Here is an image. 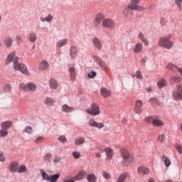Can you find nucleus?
Listing matches in <instances>:
<instances>
[{
	"label": "nucleus",
	"instance_id": "nucleus-1",
	"mask_svg": "<svg viewBox=\"0 0 182 182\" xmlns=\"http://www.w3.org/2000/svg\"><path fill=\"white\" fill-rule=\"evenodd\" d=\"M170 39H171V34L161 37L158 42L159 46L160 48H165V49H171L174 46V42Z\"/></svg>",
	"mask_w": 182,
	"mask_h": 182
},
{
	"label": "nucleus",
	"instance_id": "nucleus-2",
	"mask_svg": "<svg viewBox=\"0 0 182 182\" xmlns=\"http://www.w3.org/2000/svg\"><path fill=\"white\" fill-rule=\"evenodd\" d=\"M13 68L16 72H20L23 75H29V70H28V68L23 63H19V58H16L14 59Z\"/></svg>",
	"mask_w": 182,
	"mask_h": 182
},
{
	"label": "nucleus",
	"instance_id": "nucleus-3",
	"mask_svg": "<svg viewBox=\"0 0 182 182\" xmlns=\"http://www.w3.org/2000/svg\"><path fill=\"white\" fill-rule=\"evenodd\" d=\"M40 173L41 174L43 180H45L46 181L57 182L59 180V178L60 177V173H57L53 175H48L43 169H40Z\"/></svg>",
	"mask_w": 182,
	"mask_h": 182
},
{
	"label": "nucleus",
	"instance_id": "nucleus-4",
	"mask_svg": "<svg viewBox=\"0 0 182 182\" xmlns=\"http://www.w3.org/2000/svg\"><path fill=\"white\" fill-rule=\"evenodd\" d=\"M121 156L122 157V166L124 167H129V164H130V162H132V159H130V154H129V151L125 149H122Z\"/></svg>",
	"mask_w": 182,
	"mask_h": 182
},
{
	"label": "nucleus",
	"instance_id": "nucleus-5",
	"mask_svg": "<svg viewBox=\"0 0 182 182\" xmlns=\"http://www.w3.org/2000/svg\"><path fill=\"white\" fill-rule=\"evenodd\" d=\"M86 112L90 116H99L100 114V107L95 102L91 104L90 107L86 109Z\"/></svg>",
	"mask_w": 182,
	"mask_h": 182
},
{
	"label": "nucleus",
	"instance_id": "nucleus-6",
	"mask_svg": "<svg viewBox=\"0 0 182 182\" xmlns=\"http://www.w3.org/2000/svg\"><path fill=\"white\" fill-rule=\"evenodd\" d=\"M102 26L107 29H114L116 21L112 18H105L102 20Z\"/></svg>",
	"mask_w": 182,
	"mask_h": 182
},
{
	"label": "nucleus",
	"instance_id": "nucleus-7",
	"mask_svg": "<svg viewBox=\"0 0 182 182\" xmlns=\"http://www.w3.org/2000/svg\"><path fill=\"white\" fill-rule=\"evenodd\" d=\"M21 89H23V90H28V92H36V84L33 82H28L26 85L21 84L20 85Z\"/></svg>",
	"mask_w": 182,
	"mask_h": 182
},
{
	"label": "nucleus",
	"instance_id": "nucleus-8",
	"mask_svg": "<svg viewBox=\"0 0 182 182\" xmlns=\"http://www.w3.org/2000/svg\"><path fill=\"white\" fill-rule=\"evenodd\" d=\"M173 97L176 99V100H180L182 99V85H178L176 86V90L173 92Z\"/></svg>",
	"mask_w": 182,
	"mask_h": 182
},
{
	"label": "nucleus",
	"instance_id": "nucleus-9",
	"mask_svg": "<svg viewBox=\"0 0 182 182\" xmlns=\"http://www.w3.org/2000/svg\"><path fill=\"white\" fill-rule=\"evenodd\" d=\"M92 43L95 49H97L98 50H102V48H103V43H102V41H100L99 38H92Z\"/></svg>",
	"mask_w": 182,
	"mask_h": 182
},
{
	"label": "nucleus",
	"instance_id": "nucleus-10",
	"mask_svg": "<svg viewBox=\"0 0 182 182\" xmlns=\"http://www.w3.org/2000/svg\"><path fill=\"white\" fill-rule=\"evenodd\" d=\"M143 106V101L138 100L135 101V105L134 108V112L136 113V114H141L143 112V109L141 107Z\"/></svg>",
	"mask_w": 182,
	"mask_h": 182
},
{
	"label": "nucleus",
	"instance_id": "nucleus-11",
	"mask_svg": "<svg viewBox=\"0 0 182 182\" xmlns=\"http://www.w3.org/2000/svg\"><path fill=\"white\" fill-rule=\"evenodd\" d=\"M102 19L105 20V14L103 13H99L95 16V20L93 21V26L95 28L100 25Z\"/></svg>",
	"mask_w": 182,
	"mask_h": 182
},
{
	"label": "nucleus",
	"instance_id": "nucleus-12",
	"mask_svg": "<svg viewBox=\"0 0 182 182\" xmlns=\"http://www.w3.org/2000/svg\"><path fill=\"white\" fill-rule=\"evenodd\" d=\"M16 53L15 51H12L9 55H7L5 59V64L8 65H11L12 62H14L15 58H18L17 56H16Z\"/></svg>",
	"mask_w": 182,
	"mask_h": 182
},
{
	"label": "nucleus",
	"instance_id": "nucleus-13",
	"mask_svg": "<svg viewBox=\"0 0 182 182\" xmlns=\"http://www.w3.org/2000/svg\"><path fill=\"white\" fill-rule=\"evenodd\" d=\"M88 124L91 127H96L97 129H103V127H105V124L103 123L97 122L93 119H90L88 121Z\"/></svg>",
	"mask_w": 182,
	"mask_h": 182
},
{
	"label": "nucleus",
	"instance_id": "nucleus-14",
	"mask_svg": "<svg viewBox=\"0 0 182 182\" xmlns=\"http://www.w3.org/2000/svg\"><path fill=\"white\" fill-rule=\"evenodd\" d=\"M94 60H95L96 63L101 69H102V70H106V63L103 61V60L100 59V58L97 56H94Z\"/></svg>",
	"mask_w": 182,
	"mask_h": 182
},
{
	"label": "nucleus",
	"instance_id": "nucleus-15",
	"mask_svg": "<svg viewBox=\"0 0 182 182\" xmlns=\"http://www.w3.org/2000/svg\"><path fill=\"white\" fill-rule=\"evenodd\" d=\"M86 174H87L86 171L82 170L80 171L75 176H73V178L76 181H80V180H83V178H85Z\"/></svg>",
	"mask_w": 182,
	"mask_h": 182
},
{
	"label": "nucleus",
	"instance_id": "nucleus-16",
	"mask_svg": "<svg viewBox=\"0 0 182 182\" xmlns=\"http://www.w3.org/2000/svg\"><path fill=\"white\" fill-rule=\"evenodd\" d=\"M129 7L132 11H146V8L142 6H139V3L129 4Z\"/></svg>",
	"mask_w": 182,
	"mask_h": 182
},
{
	"label": "nucleus",
	"instance_id": "nucleus-17",
	"mask_svg": "<svg viewBox=\"0 0 182 182\" xmlns=\"http://www.w3.org/2000/svg\"><path fill=\"white\" fill-rule=\"evenodd\" d=\"M132 15H133V12L132 11V9L128 6V7L124 9L123 18L124 19H130V18H132Z\"/></svg>",
	"mask_w": 182,
	"mask_h": 182
},
{
	"label": "nucleus",
	"instance_id": "nucleus-18",
	"mask_svg": "<svg viewBox=\"0 0 182 182\" xmlns=\"http://www.w3.org/2000/svg\"><path fill=\"white\" fill-rule=\"evenodd\" d=\"M69 52H70V57L71 58V59H75L79 50H77V47H76V46H71L70 48Z\"/></svg>",
	"mask_w": 182,
	"mask_h": 182
},
{
	"label": "nucleus",
	"instance_id": "nucleus-19",
	"mask_svg": "<svg viewBox=\"0 0 182 182\" xmlns=\"http://www.w3.org/2000/svg\"><path fill=\"white\" fill-rule=\"evenodd\" d=\"M61 110L64 113H72L75 112V107H70L68 104H64L61 106Z\"/></svg>",
	"mask_w": 182,
	"mask_h": 182
},
{
	"label": "nucleus",
	"instance_id": "nucleus-20",
	"mask_svg": "<svg viewBox=\"0 0 182 182\" xmlns=\"http://www.w3.org/2000/svg\"><path fill=\"white\" fill-rule=\"evenodd\" d=\"M4 46L9 49V48H11L13 43H14V40L12 39V37L11 36H7L4 39Z\"/></svg>",
	"mask_w": 182,
	"mask_h": 182
},
{
	"label": "nucleus",
	"instance_id": "nucleus-21",
	"mask_svg": "<svg viewBox=\"0 0 182 182\" xmlns=\"http://www.w3.org/2000/svg\"><path fill=\"white\" fill-rule=\"evenodd\" d=\"M137 173L140 176H146L150 173V170L146 166H139L137 168Z\"/></svg>",
	"mask_w": 182,
	"mask_h": 182
},
{
	"label": "nucleus",
	"instance_id": "nucleus-22",
	"mask_svg": "<svg viewBox=\"0 0 182 182\" xmlns=\"http://www.w3.org/2000/svg\"><path fill=\"white\" fill-rule=\"evenodd\" d=\"M137 38L139 39V41H141V42H143L145 46H149V40H147V38H146V35H144V33L141 32L138 33Z\"/></svg>",
	"mask_w": 182,
	"mask_h": 182
},
{
	"label": "nucleus",
	"instance_id": "nucleus-23",
	"mask_svg": "<svg viewBox=\"0 0 182 182\" xmlns=\"http://www.w3.org/2000/svg\"><path fill=\"white\" fill-rule=\"evenodd\" d=\"M105 153L107 160H112V159H113L114 151H113V149H112V148H109V147L105 148Z\"/></svg>",
	"mask_w": 182,
	"mask_h": 182
},
{
	"label": "nucleus",
	"instance_id": "nucleus-24",
	"mask_svg": "<svg viewBox=\"0 0 182 182\" xmlns=\"http://www.w3.org/2000/svg\"><path fill=\"white\" fill-rule=\"evenodd\" d=\"M49 68V63L45 60H42L38 64L39 70H46Z\"/></svg>",
	"mask_w": 182,
	"mask_h": 182
},
{
	"label": "nucleus",
	"instance_id": "nucleus-25",
	"mask_svg": "<svg viewBox=\"0 0 182 182\" xmlns=\"http://www.w3.org/2000/svg\"><path fill=\"white\" fill-rule=\"evenodd\" d=\"M13 124L14 122L12 121L7 120L1 123V129L8 130L9 129H11L12 127Z\"/></svg>",
	"mask_w": 182,
	"mask_h": 182
},
{
	"label": "nucleus",
	"instance_id": "nucleus-26",
	"mask_svg": "<svg viewBox=\"0 0 182 182\" xmlns=\"http://www.w3.org/2000/svg\"><path fill=\"white\" fill-rule=\"evenodd\" d=\"M100 92L102 97H110L112 96V92L106 87H102Z\"/></svg>",
	"mask_w": 182,
	"mask_h": 182
},
{
	"label": "nucleus",
	"instance_id": "nucleus-27",
	"mask_svg": "<svg viewBox=\"0 0 182 182\" xmlns=\"http://www.w3.org/2000/svg\"><path fill=\"white\" fill-rule=\"evenodd\" d=\"M68 73L70 75V80L73 82L75 79H76V68L74 67H70L68 68Z\"/></svg>",
	"mask_w": 182,
	"mask_h": 182
},
{
	"label": "nucleus",
	"instance_id": "nucleus-28",
	"mask_svg": "<svg viewBox=\"0 0 182 182\" xmlns=\"http://www.w3.org/2000/svg\"><path fill=\"white\" fill-rule=\"evenodd\" d=\"M86 141V139L83 136H78L74 139V144L75 146H82V144H85Z\"/></svg>",
	"mask_w": 182,
	"mask_h": 182
},
{
	"label": "nucleus",
	"instance_id": "nucleus-29",
	"mask_svg": "<svg viewBox=\"0 0 182 182\" xmlns=\"http://www.w3.org/2000/svg\"><path fill=\"white\" fill-rule=\"evenodd\" d=\"M141 50H143V43L140 42L136 43L133 48L134 53H140Z\"/></svg>",
	"mask_w": 182,
	"mask_h": 182
},
{
	"label": "nucleus",
	"instance_id": "nucleus-30",
	"mask_svg": "<svg viewBox=\"0 0 182 182\" xmlns=\"http://www.w3.org/2000/svg\"><path fill=\"white\" fill-rule=\"evenodd\" d=\"M18 164L17 162H12L9 168L10 173H18Z\"/></svg>",
	"mask_w": 182,
	"mask_h": 182
},
{
	"label": "nucleus",
	"instance_id": "nucleus-31",
	"mask_svg": "<svg viewBox=\"0 0 182 182\" xmlns=\"http://www.w3.org/2000/svg\"><path fill=\"white\" fill-rule=\"evenodd\" d=\"M55 102L53 100V98L50 97H46V99L44 100V105L46 106H53L55 105Z\"/></svg>",
	"mask_w": 182,
	"mask_h": 182
},
{
	"label": "nucleus",
	"instance_id": "nucleus-32",
	"mask_svg": "<svg viewBox=\"0 0 182 182\" xmlns=\"http://www.w3.org/2000/svg\"><path fill=\"white\" fill-rule=\"evenodd\" d=\"M69 40L68 38H63L56 43L57 48H63L65 45H68Z\"/></svg>",
	"mask_w": 182,
	"mask_h": 182
},
{
	"label": "nucleus",
	"instance_id": "nucleus-33",
	"mask_svg": "<svg viewBox=\"0 0 182 182\" xmlns=\"http://www.w3.org/2000/svg\"><path fill=\"white\" fill-rule=\"evenodd\" d=\"M162 161L165 167H170L171 166V161L169 157H167L165 154L162 155Z\"/></svg>",
	"mask_w": 182,
	"mask_h": 182
},
{
	"label": "nucleus",
	"instance_id": "nucleus-34",
	"mask_svg": "<svg viewBox=\"0 0 182 182\" xmlns=\"http://www.w3.org/2000/svg\"><path fill=\"white\" fill-rule=\"evenodd\" d=\"M29 42L31 43H35L36 42V40L38 39V36H36V33L35 32H31L28 34V36Z\"/></svg>",
	"mask_w": 182,
	"mask_h": 182
},
{
	"label": "nucleus",
	"instance_id": "nucleus-35",
	"mask_svg": "<svg viewBox=\"0 0 182 182\" xmlns=\"http://www.w3.org/2000/svg\"><path fill=\"white\" fill-rule=\"evenodd\" d=\"M152 125L155 126L156 127H161L164 126V122H163V121H161L157 118H154Z\"/></svg>",
	"mask_w": 182,
	"mask_h": 182
},
{
	"label": "nucleus",
	"instance_id": "nucleus-36",
	"mask_svg": "<svg viewBox=\"0 0 182 182\" xmlns=\"http://www.w3.org/2000/svg\"><path fill=\"white\" fill-rule=\"evenodd\" d=\"M49 86L51 89L56 90V89H58V81L53 78H51L49 81Z\"/></svg>",
	"mask_w": 182,
	"mask_h": 182
},
{
	"label": "nucleus",
	"instance_id": "nucleus-37",
	"mask_svg": "<svg viewBox=\"0 0 182 182\" xmlns=\"http://www.w3.org/2000/svg\"><path fill=\"white\" fill-rule=\"evenodd\" d=\"M127 178V173L124 172L118 176L116 182H124L126 181Z\"/></svg>",
	"mask_w": 182,
	"mask_h": 182
},
{
	"label": "nucleus",
	"instance_id": "nucleus-38",
	"mask_svg": "<svg viewBox=\"0 0 182 182\" xmlns=\"http://www.w3.org/2000/svg\"><path fill=\"white\" fill-rule=\"evenodd\" d=\"M87 180L88 182H96L97 181V177L95 173H90L87 176Z\"/></svg>",
	"mask_w": 182,
	"mask_h": 182
},
{
	"label": "nucleus",
	"instance_id": "nucleus-39",
	"mask_svg": "<svg viewBox=\"0 0 182 182\" xmlns=\"http://www.w3.org/2000/svg\"><path fill=\"white\" fill-rule=\"evenodd\" d=\"M166 69H168V70H171V72H178V69H180V68H178L177 66L171 63H168L166 65Z\"/></svg>",
	"mask_w": 182,
	"mask_h": 182
},
{
	"label": "nucleus",
	"instance_id": "nucleus-40",
	"mask_svg": "<svg viewBox=\"0 0 182 182\" xmlns=\"http://www.w3.org/2000/svg\"><path fill=\"white\" fill-rule=\"evenodd\" d=\"M159 89H163V87H166L167 86V82H166V80L161 79L157 83Z\"/></svg>",
	"mask_w": 182,
	"mask_h": 182
},
{
	"label": "nucleus",
	"instance_id": "nucleus-41",
	"mask_svg": "<svg viewBox=\"0 0 182 182\" xmlns=\"http://www.w3.org/2000/svg\"><path fill=\"white\" fill-rule=\"evenodd\" d=\"M41 22H50L53 19V16L48 14L46 17H41L40 18Z\"/></svg>",
	"mask_w": 182,
	"mask_h": 182
},
{
	"label": "nucleus",
	"instance_id": "nucleus-42",
	"mask_svg": "<svg viewBox=\"0 0 182 182\" xmlns=\"http://www.w3.org/2000/svg\"><path fill=\"white\" fill-rule=\"evenodd\" d=\"M23 133H27L28 134H32L33 133V128L31 126H27L23 130Z\"/></svg>",
	"mask_w": 182,
	"mask_h": 182
},
{
	"label": "nucleus",
	"instance_id": "nucleus-43",
	"mask_svg": "<svg viewBox=\"0 0 182 182\" xmlns=\"http://www.w3.org/2000/svg\"><path fill=\"white\" fill-rule=\"evenodd\" d=\"M102 176L105 180H112V176L110 173L106 172L105 171H102Z\"/></svg>",
	"mask_w": 182,
	"mask_h": 182
},
{
	"label": "nucleus",
	"instance_id": "nucleus-44",
	"mask_svg": "<svg viewBox=\"0 0 182 182\" xmlns=\"http://www.w3.org/2000/svg\"><path fill=\"white\" fill-rule=\"evenodd\" d=\"M28 171V168H26V166L21 165L18 169H17V173H26Z\"/></svg>",
	"mask_w": 182,
	"mask_h": 182
},
{
	"label": "nucleus",
	"instance_id": "nucleus-45",
	"mask_svg": "<svg viewBox=\"0 0 182 182\" xmlns=\"http://www.w3.org/2000/svg\"><path fill=\"white\" fill-rule=\"evenodd\" d=\"M8 130L7 129H4V128H1L0 129V137H6L8 136Z\"/></svg>",
	"mask_w": 182,
	"mask_h": 182
},
{
	"label": "nucleus",
	"instance_id": "nucleus-46",
	"mask_svg": "<svg viewBox=\"0 0 182 182\" xmlns=\"http://www.w3.org/2000/svg\"><path fill=\"white\" fill-rule=\"evenodd\" d=\"M171 79L175 82V83H180V82H181V77L178 76L171 75Z\"/></svg>",
	"mask_w": 182,
	"mask_h": 182
},
{
	"label": "nucleus",
	"instance_id": "nucleus-47",
	"mask_svg": "<svg viewBox=\"0 0 182 182\" xmlns=\"http://www.w3.org/2000/svg\"><path fill=\"white\" fill-rule=\"evenodd\" d=\"M43 140H45V138L43 136H38L37 138H36L34 143L36 144H41V143H42Z\"/></svg>",
	"mask_w": 182,
	"mask_h": 182
},
{
	"label": "nucleus",
	"instance_id": "nucleus-48",
	"mask_svg": "<svg viewBox=\"0 0 182 182\" xmlns=\"http://www.w3.org/2000/svg\"><path fill=\"white\" fill-rule=\"evenodd\" d=\"M44 161H46V163H49L50 161H52V154H47L44 156Z\"/></svg>",
	"mask_w": 182,
	"mask_h": 182
},
{
	"label": "nucleus",
	"instance_id": "nucleus-49",
	"mask_svg": "<svg viewBox=\"0 0 182 182\" xmlns=\"http://www.w3.org/2000/svg\"><path fill=\"white\" fill-rule=\"evenodd\" d=\"M58 140L60 141V143H66V141H68V139L65 135H60L58 138Z\"/></svg>",
	"mask_w": 182,
	"mask_h": 182
},
{
	"label": "nucleus",
	"instance_id": "nucleus-50",
	"mask_svg": "<svg viewBox=\"0 0 182 182\" xmlns=\"http://www.w3.org/2000/svg\"><path fill=\"white\" fill-rule=\"evenodd\" d=\"M154 117H146L145 118L146 123H151L153 124V122L154 121Z\"/></svg>",
	"mask_w": 182,
	"mask_h": 182
},
{
	"label": "nucleus",
	"instance_id": "nucleus-51",
	"mask_svg": "<svg viewBox=\"0 0 182 182\" xmlns=\"http://www.w3.org/2000/svg\"><path fill=\"white\" fill-rule=\"evenodd\" d=\"M96 76V72L91 70L90 73H87V77L89 79H93Z\"/></svg>",
	"mask_w": 182,
	"mask_h": 182
},
{
	"label": "nucleus",
	"instance_id": "nucleus-52",
	"mask_svg": "<svg viewBox=\"0 0 182 182\" xmlns=\"http://www.w3.org/2000/svg\"><path fill=\"white\" fill-rule=\"evenodd\" d=\"M176 151H178V154H182V146L180 144L176 145Z\"/></svg>",
	"mask_w": 182,
	"mask_h": 182
},
{
	"label": "nucleus",
	"instance_id": "nucleus-53",
	"mask_svg": "<svg viewBox=\"0 0 182 182\" xmlns=\"http://www.w3.org/2000/svg\"><path fill=\"white\" fill-rule=\"evenodd\" d=\"M135 75L136 79H143V75L141 74V72H140V70H136Z\"/></svg>",
	"mask_w": 182,
	"mask_h": 182
},
{
	"label": "nucleus",
	"instance_id": "nucleus-54",
	"mask_svg": "<svg viewBox=\"0 0 182 182\" xmlns=\"http://www.w3.org/2000/svg\"><path fill=\"white\" fill-rule=\"evenodd\" d=\"M73 156L75 159H80V152H79L77 151L73 152Z\"/></svg>",
	"mask_w": 182,
	"mask_h": 182
},
{
	"label": "nucleus",
	"instance_id": "nucleus-55",
	"mask_svg": "<svg viewBox=\"0 0 182 182\" xmlns=\"http://www.w3.org/2000/svg\"><path fill=\"white\" fill-rule=\"evenodd\" d=\"M151 103H152V105H154V106H157V105H159V100H157V99L156 98H151L150 100Z\"/></svg>",
	"mask_w": 182,
	"mask_h": 182
},
{
	"label": "nucleus",
	"instance_id": "nucleus-56",
	"mask_svg": "<svg viewBox=\"0 0 182 182\" xmlns=\"http://www.w3.org/2000/svg\"><path fill=\"white\" fill-rule=\"evenodd\" d=\"M59 161H60V156H55L54 159H53V163H55V164H56L59 163Z\"/></svg>",
	"mask_w": 182,
	"mask_h": 182
},
{
	"label": "nucleus",
	"instance_id": "nucleus-57",
	"mask_svg": "<svg viewBox=\"0 0 182 182\" xmlns=\"http://www.w3.org/2000/svg\"><path fill=\"white\" fill-rule=\"evenodd\" d=\"M175 2L178 8H179V9H181L182 0H175Z\"/></svg>",
	"mask_w": 182,
	"mask_h": 182
},
{
	"label": "nucleus",
	"instance_id": "nucleus-58",
	"mask_svg": "<svg viewBox=\"0 0 182 182\" xmlns=\"http://www.w3.org/2000/svg\"><path fill=\"white\" fill-rule=\"evenodd\" d=\"M158 140L159 141H161V143H163V141H164V140H166V138H165L164 135H159Z\"/></svg>",
	"mask_w": 182,
	"mask_h": 182
},
{
	"label": "nucleus",
	"instance_id": "nucleus-59",
	"mask_svg": "<svg viewBox=\"0 0 182 182\" xmlns=\"http://www.w3.org/2000/svg\"><path fill=\"white\" fill-rule=\"evenodd\" d=\"M0 161H1V163H4L5 161V156H4L2 152H0Z\"/></svg>",
	"mask_w": 182,
	"mask_h": 182
},
{
	"label": "nucleus",
	"instance_id": "nucleus-60",
	"mask_svg": "<svg viewBox=\"0 0 182 182\" xmlns=\"http://www.w3.org/2000/svg\"><path fill=\"white\" fill-rule=\"evenodd\" d=\"M4 91L5 92H11V85H6L4 86Z\"/></svg>",
	"mask_w": 182,
	"mask_h": 182
},
{
	"label": "nucleus",
	"instance_id": "nucleus-61",
	"mask_svg": "<svg viewBox=\"0 0 182 182\" xmlns=\"http://www.w3.org/2000/svg\"><path fill=\"white\" fill-rule=\"evenodd\" d=\"M16 41H17L18 43H21V42L23 41V40L22 39V37H21L19 36H16Z\"/></svg>",
	"mask_w": 182,
	"mask_h": 182
},
{
	"label": "nucleus",
	"instance_id": "nucleus-62",
	"mask_svg": "<svg viewBox=\"0 0 182 182\" xmlns=\"http://www.w3.org/2000/svg\"><path fill=\"white\" fill-rule=\"evenodd\" d=\"M141 0H131L130 4H140Z\"/></svg>",
	"mask_w": 182,
	"mask_h": 182
},
{
	"label": "nucleus",
	"instance_id": "nucleus-63",
	"mask_svg": "<svg viewBox=\"0 0 182 182\" xmlns=\"http://www.w3.org/2000/svg\"><path fill=\"white\" fill-rule=\"evenodd\" d=\"M75 179L73 178H70L68 180H64L63 182H75Z\"/></svg>",
	"mask_w": 182,
	"mask_h": 182
},
{
	"label": "nucleus",
	"instance_id": "nucleus-64",
	"mask_svg": "<svg viewBox=\"0 0 182 182\" xmlns=\"http://www.w3.org/2000/svg\"><path fill=\"white\" fill-rule=\"evenodd\" d=\"M147 62V58H144L141 60V63H146Z\"/></svg>",
	"mask_w": 182,
	"mask_h": 182
}]
</instances>
